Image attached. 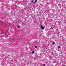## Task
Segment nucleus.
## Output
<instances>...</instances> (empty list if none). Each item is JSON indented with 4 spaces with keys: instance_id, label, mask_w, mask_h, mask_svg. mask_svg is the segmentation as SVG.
I'll return each mask as SVG.
<instances>
[{
    "instance_id": "obj_13",
    "label": "nucleus",
    "mask_w": 66,
    "mask_h": 66,
    "mask_svg": "<svg viewBox=\"0 0 66 66\" xmlns=\"http://www.w3.org/2000/svg\"><path fill=\"white\" fill-rule=\"evenodd\" d=\"M46 49H47V48H46Z\"/></svg>"
},
{
    "instance_id": "obj_6",
    "label": "nucleus",
    "mask_w": 66,
    "mask_h": 66,
    "mask_svg": "<svg viewBox=\"0 0 66 66\" xmlns=\"http://www.w3.org/2000/svg\"><path fill=\"white\" fill-rule=\"evenodd\" d=\"M43 66H46V65L45 64H43Z\"/></svg>"
},
{
    "instance_id": "obj_5",
    "label": "nucleus",
    "mask_w": 66,
    "mask_h": 66,
    "mask_svg": "<svg viewBox=\"0 0 66 66\" xmlns=\"http://www.w3.org/2000/svg\"><path fill=\"white\" fill-rule=\"evenodd\" d=\"M35 48H37V46H35Z\"/></svg>"
},
{
    "instance_id": "obj_8",
    "label": "nucleus",
    "mask_w": 66,
    "mask_h": 66,
    "mask_svg": "<svg viewBox=\"0 0 66 66\" xmlns=\"http://www.w3.org/2000/svg\"><path fill=\"white\" fill-rule=\"evenodd\" d=\"M17 28H19V26H18Z\"/></svg>"
},
{
    "instance_id": "obj_11",
    "label": "nucleus",
    "mask_w": 66,
    "mask_h": 66,
    "mask_svg": "<svg viewBox=\"0 0 66 66\" xmlns=\"http://www.w3.org/2000/svg\"><path fill=\"white\" fill-rule=\"evenodd\" d=\"M20 20H21V19H20Z\"/></svg>"
},
{
    "instance_id": "obj_10",
    "label": "nucleus",
    "mask_w": 66,
    "mask_h": 66,
    "mask_svg": "<svg viewBox=\"0 0 66 66\" xmlns=\"http://www.w3.org/2000/svg\"><path fill=\"white\" fill-rule=\"evenodd\" d=\"M31 2H33V1H31Z\"/></svg>"
},
{
    "instance_id": "obj_3",
    "label": "nucleus",
    "mask_w": 66,
    "mask_h": 66,
    "mask_svg": "<svg viewBox=\"0 0 66 66\" xmlns=\"http://www.w3.org/2000/svg\"><path fill=\"white\" fill-rule=\"evenodd\" d=\"M55 44V42H53V43H52V45H54Z\"/></svg>"
},
{
    "instance_id": "obj_9",
    "label": "nucleus",
    "mask_w": 66,
    "mask_h": 66,
    "mask_svg": "<svg viewBox=\"0 0 66 66\" xmlns=\"http://www.w3.org/2000/svg\"><path fill=\"white\" fill-rule=\"evenodd\" d=\"M34 60H36V59H35V58H34Z\"/></svg>"
},
{
    "instance_id": "obj_4",
    "label": "nucleus",
    "mask_w": 66,
    "mask_h": 66,
    "mask_svg": "<svg viewBox=\"0 0 66 66\" xmlns=\"http://www.w3.org/2000/svg\"><path fill=\"white\" fill-rule=\"evenodd\" d=\"M35 52L34 51H33L32 52V53H34Z\"/></svg>"
},
{
    "instance_id": "obj_2",
    "label": "nucleus",
    "mask_w": 66,
    "mask_h": 66,
    "mask_svg": "<svg viewBox=\"0 0 66 66\" xmlns=\"http://www.w3.org/2000/svg\"><path fill=\"white\" fill-rule=\"evenodd\" d=\"M37 0H35V1L34 2H33V3H36V2H37Z\"/></svg>"
},
{
    "instance_id": "obj_7",
    "label": "nucleus",
    "mask_w": 66,
    "mask_h": 66,
    "mask_svg": "<svg viewBox=\"0 0 66 66\" xmlns=\"http://www.w3.org/2000/svg\"><path fill=\"white\" fill-rule=\"evenodd\" d=\"M58 48H60V47L59 46H58Z\"/></svg>"
},
{
    "instance_id": "obj_1",
    "label": "nucleus",
    "mask_w": 66,
    "mask_h": 66,
    "mask_svg": "<svg viewBox=\"0 0 66 66\" xmlns=\"http://www.w3.org/2000/svg\"><path fill=\"white\" fill-rule=\"evenodd\" d=\"M40 27H41V29H42V30L44 29H45V27H43L42 25L40 26Z\"/></svg>"
},
{
    "instance_id": "obj_12",
    "label": "nucleus",
    "mask_w": 66,
    "mask_h": 66,
    "mask_svg": "<svg viewBox=\"0 0 66 66\" xmlns=\"http://www.w3.org/2000/svg\"><path fill=\"white\" fill-rule=\"evenodd\" d=\"M65 54H66V53H65Z\"/></svg>"
}]
</instances>
